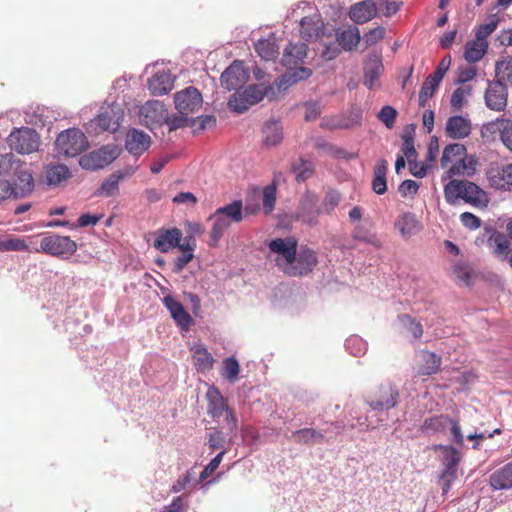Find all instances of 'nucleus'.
Listing matches in <instances>:
<instances>
[{
	"label": "nucleus",
	"instance_id": "1",
	"mask_svg": "<svg viewBox=\"0 0 512 512\" xmlns=\"http://www.w3.org/2000/svg\"><path fill=\"white\" fill-rule=\"evenodd\" d=\"M298 241L295 237L275 238L269 241L270 253L275 255L277 267L287 276L299 277L308 274L317 264L315 252L302 247L297 252Z\"/></svg>",
	"mask_w": 512,
	"mask_h": 512
},
{
	"label": "nucleus",
	"instance_id": "2",
	"mask_svg": "<svg viewBox=\"0 0 512 512\" xmlns=\"http://www.w3.org/2000/svg\"><path fill=\"white\" fill-rule=\"evenodd\" d=\"M0 174L13 175L12 188L15 198H24L34 189L31 170L13 153L0 154Z\"/></svg>",
	"mask_w": 512,
	"mask_h": 512
},
{
	"label": "nucleus",
	"instance_id": "3",
	"mask_svg": "<svg viewBox=\"0 0 512 512\" xmlns=\"http://www.w3.org/2000/svg\"><path fill=\"white\" fill-rule=\"evenodd\" d=\"M208 220L212 222L209 245L215 247L232 224H239L243 221V202L234 200L217 208Z\"/></svg>",
	"mask_w": 512,
	"mask_h": 512
},
{
	"label": "nucleus",
	"instance_id": "4",
	"mask_svg": "<svg viewBox=\"0 0 512 512\" xmlns=\"http://www.w3.org/2000/svg\"><path fill=\"white\" fill-rule=\"evenodd\" d=\"M266 97L272 100L276 97V90L273 86H263L262 84H253L248 86L242 93H235L228 101L231 110L243 113L252 105L259 103Z\"/></svg>",
	"mask_w": 512,
	"mask_h": 512
},
{
	"label": "nucleus",
	"instance_id": "5",
	"mask_svg": "<svg viewBox=\"0 0 512 512\" xmlns=\"http://www.w3.org/2000/svg\"><path fill=\"white\" fill-rule=\"evenodd\" d=\"M398 396V390L391 383H380L367 392L365 402L374 411H385L397 405Z\"/></svg>",
	"mask_w": 512,
	"mask_h": 512
},
{
	"label": "nucleus",
	"instance_id": "6",
	"mask_svg": "<svg viewBox=\"0 0 512 512\" xmlns=\"http://www.w3.org/2000/svg\"><path fill=\"white\" fill-rule=\"evenodd\" d=\"M55 146L59 155L75 157L85 151L89 143L80 129L70 128L58 135Z\"/></svg>",
	"mask_w": 512,
	"mask_h": 512
},
{
	"label": "nucleus",
	"instance_id": "7",
	"mask_svg": "<svg viewBox=\"0 0 512 512\" xmlns=\"http://www.w3.org/2000/svg\"><path fill=\"white\" fill-rule=\"evenodd\" d=\"M77 248V243L69 236L50 234L42 238L40 249H36V252H43L60 259H69L77 251Z\"/></svg>",
	"mask_w": 512,
	"mask_h": 512
},
{
	"label": "nucleus",
	"instance_id": "8",
	"mask_svg": "<svg viewBox=\"0 0 512 512\" xmlns=\"http://www.w3.org/2000/svg\"><path fill=\"white\" fill-rule=\"evenodd\" d=\"M488 186L496 191H512V163L493 161L485 169Z\"/></svg>",
	"mask_w": 512,
	"mask_h": 512
},
{
	"label": "nucleus",
	"instance_id": "9",
	"mask_svg": "<svg viewBox=\"0 0 512 512\" xmlns=\"http://www.w3.org/2000/svg\"><path fill=\"white\" fill-rule=\"evenodd\" d=\"M120 150L116 145H107L80 157L79 164L86 170H98L112 163Z\"/></svg>",
	"mask_w": 512,
	"mask_h": 512
},
{
	"label": "nucleus",
	"instance_id": "10",
	"mask_svg": "<svg viewBox=\"0 0 512 512\" xmlns=\"http://www.w3.org/2000/svg\"><path fill=\"white\" fill-rule=\"evenodd\" d=\"M10 147L20 154H30L39 147V137L34 129L22 128L13 131L8 137Z\"/></svg>",
	"mask_w": 512,
	"mask_h": 512
},
{
	"label": "nucleus",
	"instance_id": "11",
	"mask_svg": "<svg viewBox=\"0 0 512 512\" xmlns=\"http://www.w3.org/2000/svg\"><path fill=\"white\" fill-rule=\"evenodd\" d=\"M139 119L143 125L152 129L167 121V109L158 100L147 101L139 110Z\"/></svg>",
	"mask_w": 512,
	"mask_h": 512
},
{
	"label": "nucleus",
	"instance_id": "12",
	"mask_svg": "<svg viewBox=\"0 0 512 512\" xmlns=\"http://www.w3.org/2000/svg\"><path fill=\"white\" fill-rule=\"evenodd\" d=\"M508 91L505 84L500 80L488 81L484 93L485 105L492 111L501 112L507 106Z\"/></svg>",
	"mask_w": 512,
	"mask_h": 512
},
{
	"label": "nucleus",
	"instance_id": "13",
	"mask_svg": "<svg viewBox=\"0 0 512 512\" xmlns=\"http://www.w3.org/2000/svg\"><path fill=\"white\" fill-rule=\"evenodd\" d=\"M174 102L179 113L187 116L199 110L203 99L196 88L188 87L175 94Z\"/></svg>",
	"mask_w": 512,
	"mask_h": 512
},
{
	"label": "nucleus",
	"instance_id": "14",
	"mask_svg": "<svg viewBox=\"0 0 512 512\" xmlns=\"http://www.w3.org/2000/svg\"><path fill=\"white\" fill-rule=\"evenodd\" d=\"M249 75L241 61H234L220 77L221 85L228 91L241 88L248 80Z\"/></svg>",
	"mask_w": 512,
	"mask_h": 512
},
{
	"label": "nucleus",
	"instance_id": "15",
	"mask_svg": "<svg viewBox=\"0 0 512 512\" xmlns=\"http://www.w3.org/2000/svg\"><path fill=\"white\" fill-rule=\"evenodd\" d=\"M124 117V110L120 104L112 103L102 107L97 116V123L102 130L116 132L121 125Z\"/></svg>",
	"mask_w": 512,
	"mask_h": 512
},
{
	"label": "nucleus",
	"instance_id": "16",
	"mask_svg": "<svg viewBox=\"0 0 512 512\" xmlns=\"http://www.w3.org/2000/svg\"><path fill=\"white\" fill-rule=\"evenodd\" d=\"M479 166V160L474 154H467V150L464 151V154L458 158L456 163L451 165L443 179H452L456 176H467L472 177L476 174Z\"/></svg>",
	"mask_w": 512,
	"mask_h": 512
},
{
	"label": "nucleus",
	"instance_id": "17",
	"mask_svg": "<svg viewBox=\"0 0 512 512\" xmlns=\"http://www.w3.org/2000/svg\"><path fill=\"white\" fill-rule=\"evenodd\" d=\"M423 226L414 213L405 212L399 215L394 222L395 231L404 240H409L422 230Z\"/></svg>",
	"mask_w": 512,
	"mask_h": 512
},
{
	"label": "nucleus",
	"instance_id": "18",
	"mask_svg": "<svg viewBox=\"0 0 512 512\" xmlns=\"http://www.w3.org/2000/svg\"><path fill=\"white\" fill-rule=\"evenodd\" d=\"M153 246L162 253H167L174 248H180L182 245V232L173 227L169 229H159L156 233Z\"/></svg>",
	"mask_w": 512,
	"mask_h": 512
},
{
	"label": "nucleus",
	"instance_id": "19",
	"mask_svg": "<svg viewBox=\"0 0 512 512\" xmlns=\"http://www.w3.org/2000/svg\"><path fill=\"white\" fill-rule=\"evenodd\" d=\"M151 143V137L144 131L136 128L130 129L125 137L126 150L136 157L145 153L150 148Z\"/></svg>",
	"mask_w": 512,
	"mask_h": 512
},
{
	"label": "nucleus",
	"instance_id": "20",
	"mask_svg": "<svg viewBox=\"0 0 512 512\" xmlns=\"http://www.w3.org/2000/svg\"><path fill=\"white\" fill-rule=\"evenodd\" d=\"M163 304L169 311L176 325L182 330L188 331L194 321L191 315L184 309L181 302L171 295H166L163 298Z\"/></svg>",
	"mask_w": 512,
	"mask_h": 512
},
{
	"label": "nucleus",
	"instance_id": "21",
	"mask_svg": "<svg viewBox=\"0 0 512 512\" xmlns=\"http://www.w3.org/2000/svg\"><path fill=\"white\" fill-rule=\"evenodd\" d=\"M472 132V122L468 116L453 115L445 125L446 135L454 140L467 138Z\"/></svg>",
	"mask_w": 512,
	"mask_h": 512
},
{
	"label": "nucleus",
	"instance_id": "22",
	"mask_svg": "<svg viewBox=\"0 0 512 512\" xmlns=\"http://www.w3.org/2000/svg\"><path fill=\"white\" fill-rule=\"evenodd\" d=\"M384 72L382 59L378 55L368 57L364 65V85L370 89L380 88V77Z\"/></svg>",
	"mask_w": 512,
	"mask_h": 512
},
{
	"label": "nucleus",
	"instance_id": "23",
	"mask_svg": "<svg viewBox=\"0 0 512 512\" xmlns=\"http://www.w3.org/2000/svg\"><path fill=\"white\" fill-rule=\"evenodd\" d=\"M377 5L372 0H363L353 4L349 9V17L356 24H364L376 17Z\"/></svg>",
	"mask_w": 512,
	"mask_h": 512
},
{
	"label": "nucleus",
	"instance_id": "24",
	"mask_svg": "<svg viewBox=\"0 0 512 512\" xmlns=\"http://www.w3.org/2000/svg\"><path fill=\"white\" fill-rule=\"evenodd\" d=\"M136 172V168L129 166L123 171H116L106 178L100 188L97 190L96 195L110 197L119 192V182L127 177L132 176Z\"/></svg>",
	"mask_w": 512,
	"mask_h": 512
},
{
	"label": "nucleus",
	"instance_id": "25",
	"mask_svg": "<svg viewBox=\"0 0 512 512\" xmlns=\"http://www.w3.org/2000/svg\"><path fill=\"white\" fill-rule=\"evenodd\" d=\"M307 56V45L289 44L283 53L282 64L289 70L299 69V65L304 62Z\"/></svg>",
	"mask_w": 512,
	"mask_h": 512
},
{
	"label": "nucleus",
	"instance_id": "26",
	"mask_svg": "<svg viewBox=\"0 0 512 512\" xmlns=\"http://www.w3.org/2000/svg\"><path fill=\"white\" fill-rule=\"evenodd\" d=\"M489 485L495 491L512 489V461L496 469L490 475Z\"/></svg>",
	"mask_w": 512,
	"mask_h": 512
},
{
	"label": "nucleus",
	"instance_id": "27",
	"mask_svg": "<svg viewBox=\"0 0 512 512\" xmlns=\"http://www.w3.org/2000/svg\"><path fill=\"white\" fill-rule=\"evenodd\" d=\"M206 398L208 402L207 411L212 418L221 417L224 411L229 407L220 390L214 385L208 388Z\"/></svg>",
	"mask_w": 512,
	"mask_h": 512
},
{
	"label": "nucleus",
	"instance_id": "28",
	"mask_svg": "<svg viewBox=\"0 0 512 512\" xmlns=\"http://www.w3.org/2000/svg\"><path fill=\"white\" fill-rule=\"evenodd\" d=\"M196 247L195 240L192 235L186 236L184 238V242L178 248L182 254L175 258L172 265V272L175 274H179L183 271L188 263H190L194 258V250Z\"/></svg>",
	"mask_w": 512,
	"mask_h": 512
},
{
	"label": "nucleus",
	"instance_id": "29",
	"mask_svg": "<svg viewBox=\"0 0 512 512\" xmlns=\"http://www.w3.org/2000/svg\"><path fill=\"white\" fill-rule=\"evenodd\" d=\"M312 74L311 69L306 67H301L296 70H289L283 74L281 77H279L277 80H275V85L277 87L278 92H284L286 91L290 86L297 83L298 81L306 80L308 79Z\"/></svg>",
	"mask_w": 512,
	"mask_h": 512
},
{
	"label": "nucleus",
	"instance_id": "30",
	"mask_svg": "<svg viewBox=\"0 0 512 512\" xmlns=\"http://www.w3.org/2000/svg\"><path fill=\"white\" fill-rule=\"evenodd\" d=\"M463 200L474 207L486 208L489 203V196L487 192L480 186L473 182L467 181Z\"/></svg>",
	"mask_w": 512,
	"mask_h": 512
},
{
	"label": "nucleus",
	"instance_id": "31",
	"mask_svg": "<svg viewBox=\"0 0 512 512\" xmlns=\"http://www.w3.org/2000/svg\"><path fill=\"white\" fill-rule=\"evenodd\" d=\"M320 209L318 198L315 194L306 193L300 202L299 217L308 223L317 222Z\"/></svg>",
	"mask_w": 512,
	"mask_h": 512
},
{
	"label": "nucleus",
	"instance_id": "32",
	"mask_svg": "<svg viewBox=\"0 0 512 512\" xmlns=\"http://www.w3.org/2000/svg\"><path fill=\"white\" fill-rule=\"evenodd\" d=\"M149 90L153 95L167 94L173 88V78L171 73L160 71L154 74L148 81Z\"/></svg>",
	"mask_w": 512,
	"mask_h": 512
},
{
	"label": "nucleus",
	"instance_id": "33",
	"mask_svg": "<svg viewBox=\"0 0 512 512\" xmlns=\"http://www.w3.org/2000/svg\"><path fill=\"white\" fill-rule=\"evenodd\" d=\"M418 373L421 375H432L439 370L440 358L434 353L421 351L416 356Z\"/></svg>",
	"mask_w": 512,
	"mask_h": 512
},
{
	"label": "nucleus",
	"instance_id": "34",
	"mask_svg": "<svg viewBox=\"0 0 512 512\" xmlns=\"http://www.w3.org/2000/svg\"><path fill=\"white\" fill-rule=\"evenodd\" d=\"M487 128L498 132L502 144L512 153V119L498 118L489 123Z\"/></svg>",
	"mask_w": 512,
	"mask_h": 512
},
{
	"label": "nucleus",
	"instance_id": "35",
	"mask_svg": "<svg viewBox=\"0 0 512 512\" xmlns=\"http://www.w3.org/2000/svg\"><path fill=\"white\" fill-rule=\"evenodd\" d=\"M488 41H481L478 38L470 40L465 45L464 59L469 63L480 61L487 53Z\"/></svg>",
	"mask_w": 512,
	"mask_h": 512
},
{
	"label": "nucleus",
	"instance_id": "36",
	"mask_svg": "<svg viewBox=\"0 0 512 512\" xmlns=\"http://www.w3.org/2000/svg\"><path fill=\"white\" fill-rule=\"evenodd\" d=\"M24 252L29 251V242L26 238L18 237L14 234L0 235V252Z\"/></svg>",
	"mask_w": 512,
	"mask_h": 512
},
{
	"label": "nucleus",
	"instance_id": "37",
	"mask_svg": "<svg viewBox=\"0 0 512 512\" xmlns=\"http://www.w3.org/2000/svg\"><path fill=\"white\" fill-rule=\"evenodd\" d=\"M263 143L267 147L277 146L283 140L281 125L276 121H269L263 127Z\"/></svg>",
	"mask_w": 512,
	"mask_h": 512
},
{
	"label": "nucleus",
	"instance_id": "38",
	"mask_svg": "<svg viewBox=\"0 0 512 512\" xmlns=\"http://www.w3.org/2000/svg\"><path fill=\"white\" fill-rule=\"evenodd\" d=\"M466 184L467 181L451 179L444 186L445 200L451 205H456L460 200H463Z\"/></svg>",
	"mask_w": 512,
	"mask_h": 512
},
{
	"label": "nucleus",
	"instance_id": "39",
	"mask_svg": "<svg viewBox=\"0 0 512 512\" xmlns=\"http://www.w3.org/2000/svg\"><path fill=\"white\" fill-rule=\"evenodd\" d=\"M473 87L471 85H462L457 87L451 94L450 106L454 111H462L472 96Z\"/></svg>",
	"mask_w": 512,
	"mask_h": 512
},
{
	"label": "nucleus",
	"instance_id": "40",
	"mask_svg": "<svg viewBox=\"0 0 512 512\" xmlns=\"http://www.w3.org/2000/svg\"><path fill=\"white\" fill-rule=\"evenodd\" d=\"M44 173L49 185H58L71 176L69 168L64 164L48 165Z\"/></svg>",
	"mask_w": 512,
	"mask_h": 512
},
{
	"label": "nucleus",
	"instance_id": "41",
	"mask_svg": "<svg viewBox=\"0 0 512 512\" xmlns=\"http://www.w3.org/2000/svg\"><path fill=\"white\" fill-rule=\"evenodd\" d=\"M336 39L344 50L352 51L358 46L361 40V35L358 28L350 27L337 33Z\"/></svg>",
	"mask_w": 512,
	"mask_h": 512
},
{
	"label": "nucleus",
	"instance_id": "42",
	"mask_svg": "<svg viewBox=\"0 0 512 512\" xmlns=\"http://www.w3.org/2000/svg\"><path fill=\"white\" fill-rule=\"evenodd\" d=\"M387 162L383 159L377 161L374 168V176L372 180V188L373 191L382 195L387 190V182H386V172H387Z\"/></svg>",
	"mask_w": 512,
	"mask_h": 512
},
{
	"label": "nucleus",
	"instance_id": "43",
	"mask_svg": "<svg viewBox=\"0 0 512 512\" xmlns=\"http://www.w3.org/2000/svg\"><path fill=\"white\" fill-rule=\"evenodd\" d=\"M488 246L492 253L500 258L506 259L510 251V241L501 233H493L488 239Z\"/></svg>",
	"mask_w": 512,
	"mask_h": 512
},
{
	"label": "nucleus",
	"instance_id": "44",
	"mask_svg": "<svg viewBox=\"0 0 512 512\" xmlns=\"http://www.w3.org/2000/svg\"><path fill=\"white\" fill-rule=\"evenodd\" d=\"M466 147L460 143L448 144L442 152L440 164L442 168H449L451 165L456 163L459 157L464 154Z\"/></svg>",
	"mask_w": 512,
	"mask_h": 512
},
{
	"label": "nucleus",
	"instance_id": "45",
	"mask_svg": "<svg viewBox=\"0 0 512 512\" xmlns=\"http://www.w3.org/2000/svg\"><path fill=\"white\" fill-rule=\"evenodd\" d=\"M320 18L315 15L312 17H304L300 22V34L303 39L309 41L317 39L320 35Z\"/></svg>",
	"mask_w": 512,
	"mask_h": 512
},
{
	"label": "nucleus",
	"instance_id": "46",
	"mask_svg": "<svg viewBox=\"0 0 512 512\" xmlns=\"http://www.w3.org/2000/svg\"><path fill=\"white\" fill-rule=\"evenodd\" d=\"M495 80L512 85V56H506L495 63Z\"/></svg>",
	"mask_w": 512,
	"mask_h": 512
},
{
	"label": "nucleus",
	"instance_id": "47",
	"mask_svg": "<svg viewBox=\"0 0 512 512\" xmlns=\"http://www.w3.org/2000/svg\"><path fill=\"white\" fill-rule=\"evenodd\" d=\"M257 54L266 61L273 60L279 54L278 47L274 38L259 39L255 43Z\"/></svg>",
	"mask_w": 512,
	"mask_h": 512
},
{
	"label": "nucleus",
	"instance_id": "48",
	"mask_svg": "<svg viewBox=\"0 0 512 512\" xmlns=\"http://www.w3.org/2000/svg\"><path fill=\"white\" fill-rule=\"evenodd\" d=\"M362 117L363 109L360 106L354 105L346 112L342 119L333 126L341 128L354 127L361 123Z\"/></svg>",
	"mask_w": 512,
	"mask_h": 512
},
{
	"label": "nucleus",
	"instance_id": "49",
	"mask_svg": "<svg viewBox=\"0 0 512 512\" xmlns=\"http://www.w3.org/2000/svg\"><path fill=\"white\" fill-rule=\"evenodd\" d=\"M194 364L199 371H207L210 370L214 363V358L211 353L202 346L196 347L194 350Z\"/></svg>",
	"mask_w": 512,
	"mask_h": 512
},
{
	"label": "nucleus",
	"instance_id": "50",
	"mask_svg": "<svg viewBox=\"0 0 512 512\" xmlns=\"http://www.w3.org/2000/svg\"><path fill=\"white\" fill-rule=\"evenodd\" d=\"M444 468H458L460 453L452 446H439Z\"/></svg>",
	"mask_w": 512,
	"mask_h": 512
},
{
	"label": "nucleus",
	"instance_id": "51",
	"mask_svg": "<svg viewBox=\"0 0 512 512\" xmlns=\"http://www.w3.org/2000/svg\"><path fill=\"white\" fill-rule=\"evenodd\" d=\"M440 83V81H438L437 79L433 78L430 75L426 78L419 92L420 106L424 107L426 105L428 100L432 98L435 90L437 89Z\"/></svg>",
	"mask_w": 512,
	"mask_h": 512
},
{
	"label": "nucleus",
	"instance_id": "52",
	"mask_svg": "<svg viewBox=\"0 0 512 512\" xmlns=\"http://www.w3.org/2000/svg\"><path fill=\"white\" fill-rule=\"evenodd\" d=\"M240 366L234 357H229L223 360L222 376L234 383L238 379Z\"/></svg>",
	"mask_w": 512,
	"mask_h": 512
},
{
	"label": "nucleus",
	"instance_id": "53",
	"mask_svg": "<svg viewBox=\"0 0 512 512\" xmlns=\"http://www.w3.org/2000/svg\"><path fill=\"white\" fill-rule=\"evenodd\" d=\"M452 274L456 280L467 286L472 283L474 276L473 270L468 265L462 263L453 266Z\"/></svg>",
	"mask_w": 512,
	"mask_h": 512
},
{
	"label": "nucleus",
	"instance_id": "54",
	"mask_svg": "<svg viewBox=\"0 0 512 512\" xmlns=\"http://www.w3.org/2000/svg\"><path fill=\"white\" fill-rule=\"evenodd\" d=\"M400 322L407 336H412L415 339L421 337L423 330L420 323L416 322L407 315L402 316L400 318Z\"/></svg>",
	"mask_w": 512,
	"mask_h": 512
},
{
	"label": "nucleus",
	"instance_id": "55",
	"mask_svg": "<svg viewBox=\"0 0 512 512\" xmlns=\"http://www.w3.org/2000/svg\"><path fill=\"white\" fill-rule=\"evenodd\" d=\"M276 203V187L273 185H268L263 189V198H262V207L264 213L270 214L274 208Z\"/></svg>",
	"mask_w": 512,
	"mask_h": 512
},
{
	"label": "nucleus",
	"instance_id": "56",
	"mask_svg": "<svg viewBox=\"0 0 512 512\" xmlns=\"http://www.w3.org/2000/svg\"><path fill=\"white\" fill-rule=\"evenodd\" d=\"M498 22L499 19L497 15H491L487 23L482 24L477 28L475 37L481 41H487V37L496 29Z\"/></svg>",
	"mask_w": 512,
	"mask_h": 512
},
{
	"label": "nucleus",
	"instance_id": "57",
	"mask_svg": "<svg viewBox=\"0 0 512 512\" xmlns=\"http://www.w3.org/2000/svg\"><path fill=\"white\" fill-rule=\"evenodd\" d=\"M478 74V69L475 66L460 67L457 73L455 84L462 86L467 85L470 81L474 80Z\"/></svg>",
	"mask_w": 512,
	"mask_h": 512
},
{
	"label": "nucleus",
	"instance_id": "58",
	"mask_svg": "<svg viewBox=\"0 0 512 512\" xmlns=\"http://www.w3.org/2000/svg\"><path fill=\"white\" fill-rule=\"evenodd\" d=\"M456 476H457V468H444L443 469L440 479H439L443 494H446L449 491L452 483L456 479Z\"/></svg>",
	"mask_w": 512,
	"mask_h": 512
},
{
	"label": "nucleus",
	"instance_id": "59",
	"mask_svg": "<svg viewBox=\"0 0 512 512\" xmlns=\"http://www.w3.org/2000/svg\"><path fill=\"white\" fill-rule=\"evenodd\" d=\"M397 115L396 109L392 106H384L378 113V118L382 121L388 129L394 126L395 118Z\"/></svg>",
	"mask_w": 512,
	"mask_h": 512
},
{
	"label": "nucleus",
	"instance_id": "60",
	"mask_svg": "<svg viewBox=\"0 0 512 512\" xmlns=\"http://www.w3.org/2000/svg\"><path fill=\"white\" fill-rule=\"evenodd\" d=\"M225 453V450L221 451L204 467L203 471L200 473V480L208 478L219 467Z\"/></svg>",
	"mask_w": 512,
	"mask_h": 512
},
{
	"label": "nucleus",
	"instance_id": "61",
	"mask_svg": "<svg viewBox=\"0 0 512 512\" xmlns=\"http://www.w3.org/2000/svg\"><path fill=\"white\" fill-rule=\"evenodd\" d=\"M385 36V29L382 26L375 27L364 34V42L371 46L382 40Z\"/></svg>",
	"mask_w": 512,
	"mask_h": 512
},
{
	"label": "nucleus",
	"instance_id": "62",
	"mask_svg": "<svg viewBox=\"0 0 512 512\" xmlns=\"http://www.w3.org/2000/svg\"><path fill=\"white\" fill-rule=\"evenodd\" d=\"M409 170L411 174L418 178H423L427 175L428 170L431 168L430 164L423 162H417L415 159L409 160Z\"/></svg>",
	"mask_w": 512,
	"mask_h": 512
},
{
	"label": "nucleus",
	"instance_id": "63",
	"mask_svg": "<svg viewBox=\"0 0 512 512\" xmlns=\"http://www.w3.org/2000/svg\"><path fill=\"white\" fill-rule=\"evenodd\" d=\"M450 422V419L445 416L431 417L424 421V429L438 431L445 427Z\"/></svg>",
	"mask_w": 512,
	"mask_h": 512
},
{
	"label": "nucleus",
	"instance_id": "64",
	"mask_svg": "<svg viewBox=\"0 0 512 512\" xmlns=\"http://www.w3.org/2000/svg\"><path fill=\"white\" fill-rule=\"evenodd\" d=\"M402 152L404 155L403 157H405L407 161L415 159L417 153L411 135L407 134L403 136Z\"/></svg>",
	"mask_w": 512,
	"mask_h": 512
}]
</instances>
